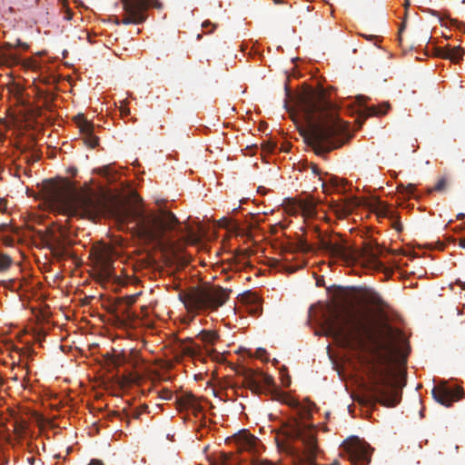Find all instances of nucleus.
<instances>
[{"mask_svg":"<svg viewBox=\"0 0 465 465\" xmlns=\"http://www.w3.org/2000/svg\"><path fill=\"white\" fill-rule=\"evenodd\" d=\"M322 328L327 336L340 339L346 348L364 351L371 347L381 363L385 365L371 367L368 394L360 402L371 408L377 403L388 408L396 407L401 401L402 392L390 364L397 350L396 342L401 337V331L387 321L374 328L369 321L356 319L351 313L341 319L337 312L324 319Z\"/></svg>","mask_w":465,"mask_h":465,"instance_id":"obj_1","label":"nucleus"},{"mask_svg":"<svg viewBox=\"0 0 465 465\" xmlns=\"http://www.w3.org/2000/svg\"><path fill=\"white\" fill-rule=\"evenodd\" d=\"M300 107L307 123L301 134L317 155H324L344 143L347 128L331 114L323 91L304 92L300 96Z\"/></svg>","mask_w":465,"mask_h":465,"instance_id":"obj_2","label":"nucleus"},{"mask_svg":"<svg viewBox=\"0 0 465 465\" xmlns=\"http://www.w3.org/2000/svg\"><path fill=\"white\" fill-rule=\"evenodd\" d=\"M45 199L53 212L72 217L94 220L109 210L105 195L92 190L75 192L68 186L47 182L45 187Z\"/></svg>","mask_w":465,"mask_h":465,"instance_id":"obj_3","label":"nucleus"},{"mask_svg":"<svg viewBox=\"0 0 465 465\" xmlns=\"http://www.w3.org/2000/svg\"><path fill=\"white\" fill-rule=\"evenodd\" d=\"M118 219L123 223L135 222L138 233L147 241H160L165 232L177 225L176 216L169 211L162 210L159 214L135 208H122L118 211Z\"/></svg>","mask_w":465,"mask_h":465,"instance_id":"obj_4","label":"nucleus"},{"mask_svg":"<svg viewBox=\"0 0 465 465\" xmlns=\"http://www.w3.org/2000/svg\"><path fill=\"white\" fill-rule=\"evenodd\" d=\"M319 249L331 257L341 259L347 262H361L373 267L382 265L380 261L382 249L377 242H367L361 249H356L347 245L337 234L333 238L320 237Z\"/></svg>","mask_w":465,"mask_h":465,"instance_id":"obj_5","label":"nucleus"},{"mask_svg":"<svg viewBox=\"0 0 465 465\" xmlns=\"http://www.w3.org/2000/svg\"><path fill=\"white\" fill-rule=\"evenodd\" d=\"M231 292L217 285H201L181 291L178 297L189 313L197 315L217 311L228 301Z\"/></svg>","mask_w":465,"mask_h":465,"instance_id":"obj_6","label":"nucleus"},{"mask_svg":"<svg viewBox=\"0 0 465 465\" xmlns=\"http://www.w3.org/2000/svg\"><path fill=\"white\" fill-rule=\"evenodd\" d=\"M125 15L122 20L124 25H139L143 23L147 15L146 12L150 7L161 9L163 5L158 0H122Z\"/></svg>","mask_w":465,"mask_h":465,"instance_id":"obj_7","label":"nucleus"},{"mask_svg":"<svg viewBox=\"0 0 465 465\" xmlns=\"http://www.w3.org/2000/svg\"><path fill=\"white\" fill-rule=\"evenodd\" d=\"M238 374L243 378V386L254 394L268 393L275 386L273 378L262 371L242 368Z\"/></svg>","mask_w":465,"mask_h":465,"instance_id":"obj_8","label":"nucleus"},{"mask_svg":"<svg viewBox=\"0 0 465 465\" xmlns=\"http://www.w3.org/2000/svg\"><path fill=\"white\" fill-rule=\"evenodd\" d=\"M343 456L351 465H367L371 462V450L366 442L359 440L345 441L343 443Z\"/></svg>","mask_w":465,"mask_h":465,"instance_id":"obj_9","label":"nucleus"},{"mask_svg":"<svg viewBox=\"0 0 465 465\" xmlns=\"http://www.w3.org/2000/svg\"><path fill=\"white\" fill-rule=\"evenodd\" d=\"M91 255L98 277L101 280L109 281L114 276L113 259L109 248L105 245L94 247Z\"/></svg>","mask_w":465,"mask_h":465,"instance_id":"obj_10","label":"nucleus"},{"mask_svg":"<svg viewBox=\"0 0 465 465\" xmlns=\"http://www.w3.org/2000/svg\"><path fill=\"white\" fill-rule=\"evenodd\" d=\"M312 406H314V403H312L311 401H309L308 404H306V405L299 401V406L295 407V409L293 410L295 411V414L297 417H293V418L290 419L287 422H285L283 424V427H282L283 433H284L285 437L287 438V440H290V449L292 450V452H293V446L296 447L294 445V443L296 441H300L302 444V439L291 437L288 435V430H289L288 429H289V426L292 425V421H297V423H299V425L303 427L307 431H310V433H312L315 437V434L313 433L312 430L307 424H305L304 422H302L301 420H308L312 417Z\"/></svg>","mask_w":465,"mask_h":465,"instance_id":"obj_11","label":"nucleus"},{"mask_svg":"<svg viewBox=\"0 0 465 465\" xmlns=\"http://www.w3.org/2000/svg\"><path fill=\"white\" fill-rule=\"evenodd\" d=\"M463 392L460 386L452 388L446 385L434 387L431 391L433 399L445 407H450L453 401L460 400Z\"/></svg>","mask_w":465,"mask_h":465,"instance_id":"obj_12","label":"nucleus"},{"mask_svg":"<svg viewBox=\"0 0 465 465\" xmlns=\"http://www.w3.org/2000/svg\"><path fill=\"white\" fill-rule=\"evenodd\" d=\"M77 122L78 128L83 135V141L89 148H95L99 144V137L94 134V125L84 116H78Z\"/></svg>","mask_w":465,"mask_h":465,"instance_id":"obj_13","label":"nucleus"},{"mask_svg":"<svg viewBox=\"0 0 465 465\" xmlns=\"http://www.w3.org/2000/svg\"><path fill=\"white\" fill-rule=\"evenodd\" d=\"M359 205L360 201L356 197H350L336 201L333 208L339 215L348 216Z\"/></svg>","mask_w":465,"mask_h":465,"instance_id":"obj_14","label":"nucleus"},{"mask_svg":"<svg viewBox=\"0 0 465 465\" xmlns=\"http://www.w3.org/2000/svg\"><path fill=\"white\" fill-rule=\"evenodd\" d=\"M175 403L180 411L184 409H192L194 411H202V406L197 403L196 398L192 393H187L181 397H176Z\"/></svg>","mask_w":465,"mask_h":465,"instance_id":"obj_15","label":"nucleus"},{"mask_svg":"<svg viewBox=\"0 0 465 465\" xmlns=\"http://www.w3.org/2000/svg\"><path fill=\"white\" fill-rule=\"evenodd\" d=\"M312 251V247L307 243L305 241H299L296 243H289L287 246L283 248V256L285 261H290L287 257L288 254H292L294 252H300L303 253H308Z\"/></svg>","mask_w":465,"mask_h":465,"instance_id":"obj_16","label":"nucleus"},{"mask_svg":"<svg viewBox=\"0 0 465 465\" xmlns=\"http://www.w3.org/2000/svg\"><path fill=\"white\" fill-rule=\"evenodd\" d=\"M242 299L252 305L250 312L253 314L260 315L262 313V308L260 302V297L256 293L246 292Z\"/></svg>","mask_w":465,"mask_h":465,"instance_id":"obj_17","label":"nucleus"},{"mask_svg":"<svg viewBox=\"0 0 465 465\" xmlns=\"http://www.w3.org/2000/svg\"><path fill=\"white\" fill-rule=\"evenodd\" d=\"M365 298L367 302L372 305L378 306L381 309L388 307L387 302L382 297L375 291L368 290L365 292Z\"/></svg>","mask_w":465,"mask_h":465,"instance_id":"obj_18","label":"nucleus"},{"mask_svg":"<svg viewBox=\"0 0 465 465\" xmlns=\"http://www.w3.org/2000/svg\"><path fill=\"white\" fill-rule=\"evenodd\" d=\"M300 208L305 217H312L316 213V204L312 200L302 201L300 203Z\"/></svg>","mask_w":465,"mask_h":465,"instance_id":"obj_19","label":"nucleus"},{"mask_svg":"<svg viewBox=\"0 0 465 465\" xmlns=\"http://www.w3.org/2000/svg\"><path fill=\"white\" fill-rule=\"evenodd\" d=\"M391 104L387 102H384L379 105H372L367 108L369 115H384L390 110Z\"/></svg>","mask_w":465,"mask_h":465,"instance_id":"obj_20","label":"nucleus"},{"mask_svg":"<svg viewBox=\"0 0 465 465\" xmlns=\"http://www.w3.org/2000/svg\"><path fill=\"white\" fill-rule=\"evenodd\" d=\"M198 338L206 344H214L219 336L215 331L203 330L198 334Z\"/></svg>","mask_w":465,"mask_h":465,"instance_id":"obj_21","label":"nucleus"},{"mask_svg":"<svg viewBox=\"0 0 465 465\" xmlns=\"http://www.w3.org/2000/svg\"><path fill=\"white\" fill-rule=\"evenodd\" d=\"M277 400L290 406L292 410H294L295 407L299 406V401L291 397L285 392L277 391Z\"/></svg>","mask_w":465,"mask_h":465,"instance_id":"obj_22","label":"nucleus"},{"mask_svg":"<svg viewBox=\"0 0 465 465\" xmlns=\"http://www.w3.org/2000/svg\"><path fill=\"white\" fill-rule=\"evenodd\" d=\"M464 54V49L460 46H450V55L449 60L451 62L458 64L462 60Z\"/></svg>","mask_w":465,"mask_h":465,"instance_id":"obj_23","label":"nucleus"},{"mask_svg":"<svg viewBox=\"0 0 465 465\" xmlns=\"http://www.w3.org/2000/svg\"><path fill=\"white\" fill-rule=\"evenodd\" d=\"M258 443V439L251 434H246L243 436L242 439V446L247 449H253L255 448L256 444Z\"/></svg>","mask_w":465,"mask_h":465,"instance_id":"obj_24","label":"nucleus"},{"mask_svg":"<svg viewBox=\"0 0 465 465\" xmlns=\"http://www.w3.org/2000/svg\"><path fill=\"white\" fill-rule=\"evenodd\" d=\"M13 261L7 254L0 253V272L6 271L12 264Z\"/></svg>","mask_w":465,"mask_h":465,"instance_id":"obj_25","label":"nucleus"},{"mask_svg":"<svg viewBox=\"0 0 465 465\" xmlns=\"http://www.w3.org/2000/svg\"><path fill=\"white\" fill-rule=\"evenodd\" d=\"M447 185H448L447 179L445 177H441L440 179H439V181L434 185V187L430 190V193L432 192V191L443 192L447 188Z\"/></svg>","mask_w":465,"mask_h":465,"instance_id":"obj_26","label":"nucleus"},{"mask_svg":"<svg viewBox=\"0 0 465 465\" xmlns=\"http://www.w3.org/2000/svg\"><path fill=\"white\" fill-rule=\"evenodd\" d=\"M436 54L441 58L449 59L450 45L436 49Z\"/></svg>","mask_w":465,"mask_h":465,"instance_id":"obj_27","label":"nucleus"},{"mask_svg":"<svg viewBox=\"0 0 465 465\" xmlns=\"http://www.w3.org/2000/svg\"><path fill=\"white\" fill-rule=\"evenodd\" d=\"M0 60L5 63H16L17 57L13 54L0 53Z\"/></svg>","mask_w":465,"mask_h":465,"instance_id":"obj_28","label":"nucleus"},{"mask_svg":"<svg viewBox=\"0 0 465 465\" xmlns=\"http://www.w3.org/2000/svg\"><path fill=\"white\" fill-rule=\"evenodd\" d=\"M125 361V357L124 355H122V354H119V355H116V356H114L112 358V363L114 364V366L115 367H118L122 364H124Z\"/></svg>","mask_w":465,"mask_h":465,"instance_id":"obj_29","label":"nucleus"},{"mask_svg":"<svg viewBox=\"0 0 465 465\" xmlns=\"http://www.w3.org/2000/svg\"><path fill=\"white\" fill-rule=\"evenodd\" d=\"M403 191L407 195H411L415 190V185L412 183H409L407 186L401 185Z\"/></svg>","mask_w":465,"mask_h":465,"instance_id":"obj_30","label":"nucleus"},{"mask_svg":"<svg viewBox=\"0 0 465 465\" xmlns=\"http://www.w3.org/2000/svg\"><path fill=\"white\" fill-rule=\"evenodd\" d=\"M182 351L184 354L193 356L195 353V351L193 347L187 345H182Z\"/></svg>","mask_w":465,"mask_h":465,"instance_id":"obj_31","label":"nucleus"},{"mask_svg":"<svg viewBox=\"0 0 465 465\" xmlns=\"http://www.w3.org/2000/svg\"><path fill=\"white\" fill-rule=\"evenodd\" d=\"M161 398L164 400H171L172 392L169 390H163L161 391Z\"/></svg>","mask_w":465,"mask_h":465,"instance_id":"obj_32","label":"nucleus"},{"mask_svg":"<svg viewBox=\"0 0 465 465\" xmlns=\"http://www.w3.org/2000/svg\"><path fill=\"white\" fill-rule=\"evenodd\" d=\"M56 245H57V248L60 249L62 252H65L66 246H65V242L64 240L57 239Z\"/></svg>","mask_w":465,"mask_h":465,"instance_id":"obj_33","label":"nucleus"},{"mask_svg":"<svg viewBox=\"0 0 465 465\" xmlns=\"http://www.w3.org/2000/svg\"><path fill=\"white\" fill-rule=\"evenodd\" d=\"M302 264L300 265H288L286 266V271H288L290 273L296 272L298 269L302 268Z\"/></svg>","mask_w":465,"mask_h":465,"instance_id":"obj_34","label":"nucleus"},{"mask_svg":"<svg viewBox=\"0 0 465 465\" xmlns=\"http://www.w3.org/2000/svg\"><path fill=\"white\" fill-rule=\"evenodd\" d=\"M183 229H186V226H183V228L181 226V224L179 223V222L177 221V225L172 231H177V232H179V233H183Z\"/></svg>","mask_w":465,"mask_h":465,"instance_id":"obj_35","label":"nucleus"},{"mask_svg":"<svg viewBox=\"0 0 465 465\" xmlns=\"http://www.w3.org/2000/svg\"><path fill=\"white\" fill-rule=\"evenodd\" d=\"M120 112H121L122 116H125V115H128L130 114V109L125 107V106H124V107L120 108Z\"/></svg>","mask_w":465,"mask_h":465,"instance_id":"obj_36","label":"nucleus"},{"mask_svg":"<svg viewBox=\"0 0 465 465\" xmlns=\"http://www.w3.org/2000/svg\"><path fill=\"white\" fill-rule=\"evenodd\" d=\"M15 284H16V282H15V280H10V281L5 284V286H6L7 288H10V289L14 290V289L15 288Z\"/></svg>","mask_w":465,"mask_h":465,"instance_id":"obj_37","label":"nucleus"},{"mask_svg":"<svg viewBox=\"0 0 465 465\" xmlns=\"http://www.w3.org/2000/svg\"><path fill=\"white\" fill-rule=\"evenodd\" d=\"M209 25H212L213 28L210 32H212L215 28V25H213L210 21H205L203 23V27L207 28Z\"/></svg>","mask_w":465,"mask_h":465,"instance_id":"obj_38","label":"nucleus"},{"mask_svg":"<svg viewBox=\"0 0 465 465\" xmlns=\"http://www.w3.org/2000/svg\"><path fill=\"white\" fill-rule=\"evenodd\" d=\"M102 172H103V173H104L106 177H109V175H110V167H109V166H104V167H103Z\"/></svg>","mask_w":465,"mask_h":465,"instance_id":"obj_39","label":"nucleus"},{"mask_svg":"<svg viewBox=\"0 0 465 465\" xmlns=\"http://www.w3.org/2000/svg\"><path fill=\"white\" fill-rule=\"evenodd\" d=\"M142 414V411H139L138 410H135L132 413V418L134 419H139Z\"/></svg>","mask_w":465,"mask_h":465,"instance_id":"obj_40","label":"nucleus"},{"mask_svg":"<svg viewBox=\"0 0 465 465\" xmlns=\"http://www.w3.org/2000/svg\"><path fill=\"white\" fill-rule=\"evenodd\" d=\"M89 465H104L100 460L94 459L90 461Z\"/></svg>","mask_w":465,"mask_h":465,"instance_id":"obj_41","label":"nucleus"},{"mask_svg":"<svg viewBox=\"0 0 465 465\" xmlns=\"http://www.w3.org/2000/svg\"><path fill=\"white\" fill-rule=\"evenodd\" d=\"M265 350L264 349H258L257 351H256V355L257 357L259 358H262V355L265 353Z\"/></svg>","mask_w":465,"mask_h":465,"instance_id":"obj_42","label":"nucleus"},{"mask_svg":"<svg viewBox=\"0 0 465 465\" xmlns=\"http://www.w3.org/2000/svg\"><path fill=\"white\" fill-rule=\"evenodd\" d=\"M456 283L459 284L462 290H465V282H461L460 280H457Z\"/></svg>","mask_w":465,"mask_h":465,"instance_id":"obj_43","label":"nucleus"},{"mask_svg":"<svg viewBox=\"0 0 465 465\" xmlns=\"http://www.w3.org/2000/svg\"><path fill=\"white\" fill-rule=\"evenodd\" d=\"M147 409H148V406L143 404L141 406V408L138 411H142V413H143V412H145L147 411Z\"/></svg>","mask_w":465,"mask_h":465,"instance_id":"obj_44","label":"nucleus"},{"mask_svg":"<svg viewBox=\"0 0 465 465\" xmlns=\"http://www.w3.org/2000/svg\"><path fill=\"white\" fill-rule=\"evenodd\" d=\"M459 245L462 249H465V239L464 238L460 240Z\"/></svg>","mask_w":465,"mask_h":465,"instance_id":"obj_45","label":"nucleus"},{"mask_svg":"<svg viewBox=\"0 0 465 465\" xmlns=\"http://www.w3.org/2000/svg\"><path fill=\"white\" fill-rule=\"evenodd\" d=\"M249 254L247 253V251H241L240 256L242 258H246Z\"/></svg>","mask_w":465,"mask_h":465,"instance_id":"obj_46","label":"nucleus"},{"mask_svg":"<svg viewBox=\"0 0 465 465\" xmlns=\"http://www.w3.org/2000/svg\"><path fill=\"white\" fill-rule=\"evenodd\" d=\"M312 172H313L314 173H319V169H318V167H317L316 165H313V166H312Z\"/></svg>","mask_w":465,"mask_h":465,"instance_id":"obj_47","label":"nucleus"},{"mask_svg":"<svg viewBox=\"0 0 465 465\" xmlns=\"http://www.w3.org/2000/svg\"><path fill=\"white\" fill-rule=\"evenodd\" d=\"M464 216H465V215H464V213H459V214L457 215V219H458V220H461V219H463V218H464Z\"/></svg>","mask_w":465,"mask_h":465,"instance_id":"obj_48","label":"nucleus"},{"mask_svg":"<svg viewBox=\"0 0 465 465\" xmlns=\"http://www.w3.org/2000/svg\"><path fill=\"white\" fill-rule=\"evenodd\" d=\"M255 465H272V464L270 462H267V461H262V462H260L259 464H255Z\"/></svg>","mask_w":465,"mask_h":465,"instance_id":"obj_49","label":"nucleus"},{"mask_svg":"<svg viewBox=\"0 0 465 465\" xmlns=\"http://www.w3.org/2000/svg\"><path fill=\"white\" fill-rule=\"evenodd\" d=\"M289 385H290V381L288 380V381H287V382H284V386H286V387H287V386H289Z\"/></svg>","mask_w":465,"mask_h":465,"instance_id":"obj_50","label":"nucleus"},{"mask_svg":"<svg viewBox=\"0 0 465 465\" xmlns=\"http://www.w3.org/2000/svg\"><path fill=\"white\" fill-rule=\"evenodd\" d=\"M114 415L117 416V417H120V413H118V412H114Z\"/></svg>","mask_w":465,"mask_h":465,"instance_id":"obj_51","label":"nucleus"},{"mask_svg":"<svg viewBox=\"0 0 465 465\" xmlns=\"http://www.w3.org/2000/svg\"><path fill=\"white\" fill-rule=\"evenodd\" d=\"M64 233H65V232H64V229H62V230H61V234L64 236Z\"/></svg>","mask_w":465,"mask_h":465,"instance_id":"obj_52","label":"nucleus"}]
</instances>
